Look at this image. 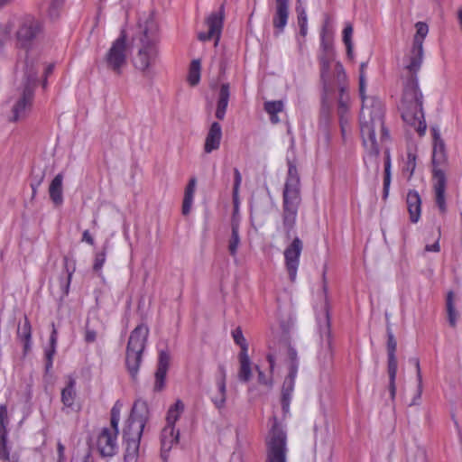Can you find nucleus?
Instances as JSON below:
<instances>
[{"label":"nucleus","instance_id":"obj_43","mask_svg":"<svg viewBox=\"0 0 462 462\" xmlns=\"http://www.w3.org/2000/svg\"><path fill=\"white\" fill-rule=\"evenodd\" d=\"M352 34H353V27L351 24H346L343 31V42L346 47L347 56L349 58L353 57V44H352Z\"/></svg>","mask_w":462,"mask_h":462},{"label":"nucleus","instance_id":"obj_19","mask_svg":"<svg viewBox=\"0 0 462 462\" xmlns=\"http://www.w3.org/2000/svg\"><path fill=\"white\" fill-rule=\"evenodd\" d=\"M302 249L303 243L298 236H296L284 250L285 266L291 282H294L296 280L300 256Z\"/></svg>","mask_w":462,"mask_h":462},{"label":"nucleus","instance_id":"obj_31","mask_svg":"<svg viewBox=\"0 0 462 462\" xmlns=\"http://www.w3.org/2000/svg\"><path fill=\"white\" fill-rule=\"evenodd\" d=\"M397 359L395 355H388V375H389V392L392 400H394L396 394L395 378L397 374Z\"/></svg>","mask_w":462,"mask_h":462},{"label":"nucleus","instance_id":"obj_21","mask_svg":"<svg viewBox=\"0 0 462 462\" xmlns=\"http://www.w3.org/2000/svg\"><path fill=\"white\" fill-rule=\"evenodd\" d=\"M171 356L167 351H160L157 369L154 374L155 381L153 385L154 392H161L165 386L166 374L170 366Z\"/></svg>","mask_w":462,"mask_h":462},{"label":"nucleus","instance_id":"obj_53","mask_svg":"<svg viewBox=\"0 0 462 462\" xmlns=\"http://www.w3.org/2000/svg\"><path fill=\"white\" fill-rule=\"evenodd\" d=\"M415 160H416V156L414 154L409 152L406 170L410 171V177L413 174L415 167H416Z\"/></svg>","mask_w":462,"mask_h":462},{"label":"nucleus","instance_id":"obj_60","mask_svg":"<svg viewBox=\"0 0 462 462\" xmlns=\"http://www.w3.org/2000/svg\"><path fill=\"white\" fill-rule=\"evenodd\" d=\"M82 240L85 241L86 243H88L90 245H94V239L91 236V235L89 234L88 230H85L83 232Z\"/></svg>","mask_w":462,"mask_h":462},{"label":"nucleus","instance_id":"obj_42","mask_svg":"<svg viewBox=\"0 0 462 462\" xmlns=\"http://www.w3.org/2000/svg\"><path fill=\"white\" fill-rule=\"evenodd\" d=\"M17 335L18 337L25 341L24 348L27 349L31 339V325L27 318L24 319L23 325H18Z\"/></svg>","mask_w":462,"mask_h":462},{"label":"nucleus","instance_id":"obj_1","mask_svg":"<svg viewBox=\"0 0 462 462\" xmlns=\"http://www.w3.org/2000/svg\"><path fill=\"white\" fill-rule=\"evenodd\" d=\"M365 63L360 65L359 92L363 105L360 113V133L363 144L370 157L376 159L379 155V144L375 137L376 131L380 133V141L389 138L388 130L384 126V108L383 102L376 97H365ZM376 171L379 170V162L375 160Z\"/></svg>","mask_w":462,"mask_h":462},{"label":"nucleus","instance_id":"obj_6","mask_svg":"<svg viewBox=\"0 0 462 462\" xmlns=\"http://www.w3.org/2000/svg\"><path fill=\"white\" fill-rule=\"evenodd\" d=\"M14 27L15 46L26 52L42 34L44 28L43 22L31 14L19 17Z\"/></svg>","mask_w":462,"mask_h":462},{"label":"nucleus","instance_id":"obj_23","mask_svg":"<svg viewBox=\"0 0 462 462\" xmlns=\"http://www.w3.org/2000/svg\"><path fill=\"white\" fill-rule=\"evenodd\" d=\"M143 432L131 430L129 434H125V429L123 430V437L126 442V448L125 454V462H134L138 457L140 440Z\"/></svg>","mask_w":462,"mask_h":462},{"label":"nucleus","instance_id":"obj_7","mask_svg":"<svg viewBox=\"0 0 462 462\" xmlns=\"http://www.w3.org/2000/svg\"><path fill=\"white\" fill-rule=\"evenodd\" d=\"M148 335L149 328L143 324L137 326L130 334L126 346L125 365L133 379L138 374Z\"/></svg>","mask_w":462,"mask_h":462},{"label":"nucleus","instance_id":"obj_8","mask_svg":"<svg viewBox=\"0 0 462 462\" xmlns=\"http://www.w3.org/2000/svg\"><path fill=\"white\" fill-rule=\"evenodd\" d=\"M335 80L337 89V112L339 120L342 137L345 138L349 130V103L350 97L348 93L347 77L341 63L337 62L335 66Z\"/></svg>","mask_w":462,"mask_h":462},{"label":"nucleus","instance_id":"obj_49","mask_svg":"<svg viewBox=\"0 0 462 462\" xmlns=\"http://www.w3.org/2000/svg\"><path fill=\"white\" fill-rule=\"evenodd\" d=\"M234 187H233V197L234 200L236 199L238 195V189L242 181V176L238 169H234Z\"/></svg>","mask_w":462,"mask_h":462},{"label":"nucleus","instance_id":"obj_30","mask_svg":"<svg viewBox=\"0 0 462 462\" xmlns=\"http://www.w3.org/2000/svg\"><path fill=\"white\" fill-rule=\"evenodd\" d=\"M240 245L239 222L233 217L231 223V236L228 240V252L232 257H236Z\"/></svg>","mask_w":462,"mask_h":462},{"label":"nucleus","instance_id":"obj_36","mask_svg":"<svg viewBox=\"0 0 462 462\" xmlns=\"http://www.w3.org/2000/svg\"><path fill=\"white\" fill-rule=\"evenodd\" d=\"M75 381L70 379L68 385L61 391V402L67 407H71L76 398Z\"/></svg>","mask_w":462,"mask_h":462},{"label":"nucleus","instance_id":"obj_29","mask_svg":"<svg viewBox=\"0 0 462 462\" xmlns=\"http://www.w3.org/2000/svg\"><path fill=\"white\" fill-rule=\"evenodd\" d=\"M62 181H63V174H57L54 179L51 180L49 187V194L51 201L55 206L59 207L63 203V194H62Z\"/></svg>","mask_w":462,"mask_h":462},{"label":"nucleus","instance_id":"obj_5","mask_svg":"<svg viewBox=\"0 0 462 462\" xmlns=\"http://www.w3.org/2000/svg\"><path fill=\"white\" fill-rule=\"evenodd\" d=\"M432 177L435 203L441 214L447 212L446 187L447 177L444 166L448 164V154L444 140L438 129L433 128Z\"/></svg>","mask_w":462,"mask_h":462},{"label":"nucleus","instance_id":"obj_55","mask_svg":"<svg viewBox=\"0 0 462 462\" xmlns=\"http://www.w3.org/2000/svg\"><path fill=\"white\" fill-rule=\"evenodd\" d=\"M321 48H322V53L320 55H333L334 56V51H333L332 45L329 42H325L323 35H322Z\"/></svg>","mask_w":462,"mask_h":462},{"label":"nucleus","instance_id":"obj_57","mask_svg":"<svg viewBox=\"0 0 462 462\" xmlns=\"http://www.w3.org/2000/svg\"><path fill=\"white\" fill-rule=\"evenodd\" d=\"M256 369L258 371V382H259V383L264 384V385H268V386H272V383H273L272 380L268 379L266 377V375L263 374V372L259 370L258 367H256Z\"/></svg>","mask_w":462,"mask_h":462},{"label":"nucleus","instance_id":"obj_54","mask_svg":"<svg viewBox=\"0 0 462 462\" xmlns=\"http://www.w3.org/2000/svg\"><path fill=\"white\" fill-rule=\"evenodd\" d=\"M11 30H12L11 23L6 24L3 28H0V47L4 44L5 39L10 35Z\"/></svg>","mask_w":462,"mask_h":462},{"label":"nucleus","instance_id":"obj_33","mask_svg":"<svg viewBox=\"0 0 462 462\" xmlns=\"http://www.w3.org/2000/svg\"><path fill=\"white\" fill-rule=\"evenodd\" d=\"M240 368L238 378L241 382H248L252 377L251 362L247 353H239Z\"/></svg>","mask_w":462,"mask_h":462},{"label":"nucleus","instance_id":"obj_13","mask_svg":"<svg viewBox=\"0 0 462 462\" xmlns=\"http://www.w3.org/2000/svg\"><path fill=\"white\" fill-rule=\"evenodd\" d=\"M160 58L159 44H139L134 57V65L143 77L152 79L154 75L152 68Z\"/></svg>","mask_w":462,"mask_h":462},{"label":"nucleus","instance_id":"obj_52","mask_svg":"<svg viewBox=\"0 0 462 462\" xmlns=\"http://www.w3.org/2000/svg\"><path fill=\"white\" fill-rule=\"evenodd\" d=\"M9 422L8 418L0 419V442L7 441V430L6 426Z\"/></svg>","mask_w":462,"mask_h":462},{"label":"nucleus","instance_id":"obj_27","mask_svg":"<svg viewBox=\"0 0 462 462\" xmlns=\"http://www.w3.org/2000/svg\"><path fill=\"white\" fill-rule=\"evenodd\" d=\"M229 97V84L224 83L221 85L219 89L217 109L215 114L216 117L218 120H223L225 118L226 111L228 106Z\"/></svg>","mask_w":462,"mask_h":462},{"label":"nucleus","instance_id":"obj_48","mask_svg":"<svg viewBox=\"0 0 462 462\" xmlns=\"http://www.w3.org/2000/svg\"><path fill=\"white\" fill-rule=\"evenodd\" d=\"M387 354L388 355H395V351L397 348V342L394 338V336L390 328V327H387Z\"/></svg>","mask_w":462,"mask_h":462},{"label":"nucleus","instance_id":"obj_20","mask_svg":"<svg viewBox=\"0 0 462 462\" xmlns=\"http://www.w3.org/2000/svg\"><path fill=\"white\" fill-rule=\"evenodd\" d=\"M223 17H224V7L221 6L220 11L218 13H213L207 19V24L208 26V32H200L199 34V39L200 41H208L212 38H216V43L219 40L221 30L223 26Z\"/></svg>","mask_w":462,"mask_h":462},{"label":"nucleus","instance_id":"obj_24","mask_svg":"<svg viewBox=\"0 0 462 462\" xmlns=\"http://www.w3.org/2000/svg\"><path fill=\"white\" fill-rule=\"evenodd\" d=\"M179 441V431L174 427H164L161 434V456L163 460L168 459V453L173 445Z\"/></svg>","mask_w":462,"mask_h":462},{"label":"nucleus","instance_id":"obj_61","mask_svg":"<svg viewBox=\"0 0 462 462\" xmlns=\"http://www.w3.org/2000/svg\"><path fill=\"white\" fill-rule=\"evenodd\" d=\"M439 240H437L433 245H426L425 247V250L428 251V252H439Z\"/></svg>","mask_w":462,"mask_h":462},{"label":"nucleus","instance_id":"obj_46","mask_svg":"<svg viewBox=\"0 0 462 462\" xmlns=\"http://www.w3.org/2000/svg\"><path fill=\"white\" fill-rule=\"evenodd\" d=\"M64 0H52L48 9L50 18L55 19L59 16V12L62 7Z\"/></svg>","mask_w":462,"mask_h":462},{"label":"nucleus","instance_id":"obj_28","mask_svg":"<svg viewBox=\"0 0 462 462\" xmlns=\"http://www.w3.org/2000/svg\"><path fill=\"white\" fill-rule=\"evenodd\" d=\"M220 375L217 379V385L218 389V394L212 398V402L215 404L216 408L218 410L224 408L226 400V371L224 366H219Z\"/></svg>","mask_w":462,"mask_h":462},{"label":"nucleus","instance_id":"obj_15","mask_svg":"<svg viewBox=\"0 0 462 462\" xmlns=\"http://www.w3.org/2000/svg\"><path fill=\"white\" fill-rule=\"evenodd\" d=\"M318 325L320 337L323 340V346L319 355L321 364L327 365L332 361V348L330 339V319L328 306L325 305L324 312L321 317L318 318Z\"/></svg>","mask_w":462,"mask_h":462},{"label":"nucleus","instance_id":"obj_51","mask_svg":"<svg viewBox=\"0 0 462 462\" xmlns=\"http://www.w3.org/2000/svg\"><path fill=\"white\" fill-rule=\"evenodd\" d=\"M44 180V172L42 171L40 174L34 175L32 177V180L31 182V187L32 189V196H35L37 189L41 186Z\"/></svg>","mask_w":462,"mask_h":462},{"label":"nucleus","instance_id":"obj_10","mask_svg":"<svg viewBox=\"0 0 462 462\" xmlns=\"http://www.w3.org/2000/svg\"><path fill=\"white\" fill-rule=\"evenodd\" d=\"M126 32L125 30H122L120 36L112 42L111 47L104 57V61L107 69L113 71L116 75H120L123 69L126 66Z\"/></svg>","mask_w":462,"mask_h":462},{"label":"nucleus","instance_id":"obj_56","mask_svg":"<svg viewBox=\"0 0 462 462\" xmlns=\"http://www.w3.org/2000/svg\"><path fill=\"white\" fill-rule=\"evenodd\" d=\"M97 338V332L90 329L88 326L86 327L85 341L87 343H93Z\"/></svg>","mask_w":462,"mask_h":462},{"label":"nucleus","instance_id":"obj_35","mask_svg":"<svg viewBox=\"0 0 462 462\" xmlns=\"http://www.w3.org/2000/svg\"><path fill=\"white\" fill-rule=\"evenodd\" d=\"M183 411L184 404L180 400H178L168 411L166 418L167 424L165 427H174L175 422L178 420Z\"/></svg>","mask_w":462,"mask_h":462},{"label":"nucleus","instance_id":"obj_32","mask_svg":"<svg viewBox=\"0 0 462 462\" xmlns=\"http://www.w3.org/2000/svg\"><path fill=\"white\" fill-rule=\"evenodd\" d=\"M196 189V179L191 178L185 189L184 199L182 203V214L188 215L190 212L194 193Z\"/></svg>","mask_w":462,"mask_h":462},{"label":"nucleus","instance_id":"obj_11","mask_svg":"<svg viewBox=\"0 0 462 462\" xmlns=\"http://www.w3.org/2000/svg\"><path fill=\"white\" fill-rule=\"evenodd\" d=\"M273 420L274 423L266 441V462H286L287 436L285 431L278 425L276 417H273Z\"/></svg>","mask_w":462,"mask_h":462},{"label":"nucleus","instance_id":"obj_38","mask_svg":"<svg viewBox=\"0 0 462 462\" xmlns=\"http://www.w3.org/2000/svg\"><path fill=\"white\" fill-rule=\"evenodd\" d=\"M446 305H447L448 323L451 327L455 328L457 325V321L459 314L456 310L455 306H454V294L452 291H449L448 293Z\"/></svg>","mask_w":462,"mask_h":462},{"label":"nucleus","instance_id":"obj_4","mask_svg":"<svg viewBox=\"0 0 462 462\" xmlns=\"http://www.w3.org/2000/svg\"><path fill=\"white\" fill-rule=\"evenodd\" d=\"M38 80L37 60L26 54L23 64V79L22 88L17 90L14 102L12 106L11 122H17L23 119L31 109L33 91Z\"/></svg>","mask_w":462,"mask_h":462},{"label":"nucleus","instance_id":"obj_44","mask_svg":"<svg viewBox=\"0 0 462 462\" xmlns=\"http://www.w3.org/2000/svg\"><path fill=\"white\" fill-rule=\"evenodd\" d=\"M107 248H108V242L106 241L103 246L102 251L96 254L95 261H94V264H93V270L95 272H99L102 269V267L106 262Z\"/></svg>","mask_w":462,"mask_h":462},{"label":"nucleus","instance_id":"obj_26","mask_svg":"<svg viewBox=\"0 0 462 462\" xmlns=\"http://www.w3.org/2000/svg\"><path fill=\"white\" fill-rule=\"evenodd\" d=\"M407 208L410 214V220L417 223L420 217L421 199L416 190H410L406 198Z\"/></svg>","mask_w":462,"mask_h":462},{"label":"nucleus","instance_id":"obj_16","mask_svg":"<svg viewBox=\"0 0 462 462\" xmlns=\"http://www.w3.org/2000/svg\"><path fill=\"white\" fill-rule=\"evenodd\" d=\"M136 37L139 44H160L159 24L152 14L139 19Z\"/></svg>","mask_w":462,"mask_h":462},{"label":"nucleus","instance_id":"obj_62","mask_svg":"<svg viewBox=\"0 0 462 462\" xmlns=\"http://www.w3.org/2000/svg\"><path fill=\"white\" fill-rule=\"evenodd\" d=\"M72 273H73V271L72 272L68 271V277H67V280L65 282V287H64V293L66 295L69 293V284H70V281H71Z\"/></svg>","mask_w":462,"mask_h":462},{"label":"nucleus","instance_id":"obj_59","mask_svg":"<svg viewBox=\"0 0 462 462\" xmlns=\"http://www.w3.org/2000/svg\"><path fill=\"white\" fill-rule=\"evenodd\" d=\"M291 399V398H290V397L282 396L281 402H282V411H283L284 415L289 413Z\"/></svg>","mask_w":462,"mask_h":462},{"label":"nucleus","instance_id":"obj_50","mask_svg":"<svg viewBox=\"0 0 462 462\" xmlns=\"http://www.w3.org/2000/svg\"><path fill=\"white\" fill-rule=\"evenodd\" d=\"M413 365H415L417 370V381H418V395L417 397L420 398L422 392V377L420 373V361L418 358L412 359Z\"/></svg>","mask_w":462,"mask_h":462},{"label":"nucleus","instance_id":"obj_22","mask_svg":"<svg viewBox=\"0 0 462 462\" xmlns=\"http://www.w3.org/2000/svg\"><path fill=\"white\" fill-rule=\"evenodd\" d=\"M289 18V0H275V13L273 17V25L275 34L279 35L284 30Z\"/></svg>","mask_w":462,"mask_h":462},{"label":"nucleus","instance_id":"obj_39","mask_svg":"<svg viewBox=\"0 0 462 462\" xmlns=\"http://www.w3.org/2000/svg\"><path fill=\"white\" fill-rule=\"evenodd\" d=\"M0 460L2 462H20V455L18 452L11 453L7 441L0 442Z\"/></svg>","mask_w":462,"mask_h":462},{"label":"nucleus","instance_id":"obj_14","mask_svg":"<svg viewBox=\"0 0 462 462\" xmlns=\"http://www.w3.org/2000/svg\"><path fill=\"white\" fill-rule=\"evenodd\" d=\"M416 33L413 36L412 47L409 54V62L405 69L411 71H419L424 56L423 42L429 33V26L424 22L415 23Z\"/></svg>","mask_w":462,"mask_h":462},{"label":"nucleus","instance_id":"obj_12","mask_svg":"<svg viewBox=\"0 0 462 462\" xmlns=\"http://www.w3.org/2000/svg\"><path fill=\"white\" fill-rule=\"evenodd\" d=\"M334 59L333 55H319L320 78L323 82L324 96L320 110V120L325 125H328L332 118V106L329 96L334 92L333 87L328 83L330 64Z\"/></svg>","mask_w":462,"mask_h":462},{"label":"nucleus","instance_id":"obj_47","mask_svg":"<svg viewBox=\"0 0 462 462\" xmlns=\"http://www.w3.org/2000/svg\"><path fill=\"white\" fill-rule=\"evenodd\" d=\"M283 108V103L280 100L278 101H268L264 104V110L270 114H277L281 112Z\"/></svg>","mask_w":462,"mask_h":462},{"label":"nucleus","instance_id":"obj_17","mask_svg":"<svg viewBox=\"0 0 462 462\" xmlns=\"http://www.w3.org/2000/svg\"><path fill=\"white\" fill-rule=\"evenodd\" d=\"M149 419V409L147 402L143 400L137 399L131 410L130 416L125 422V434H129L131 430L143 432L146 422Z\"/></svg>","mask_w":462,"mask_h":462},{"label":"nucleus","instance_id":"obj_25","mask_svg":"<svg viewBox=\"0 0 462 462\" xmlns=\"http://www.w3.org/2000/svg\"><path fill=\"white\" fill-rule=\"evenodd\" d=\"M222 129L220 124L217 122L212 123L205 140V152L210 153L213 151L217 150L220 145Z\"/></svg>","mask_w":462,"mask_h":462},{"label":"nucleus","instance_id":"obj_40","mask_svg":"<svg viewBox=\"0 0 462 462\" xmlns=\"http://www.w3.org/2000/svg\"><path fill=\"white\" fill-rule=\"evenodd\" d=\"M200 79V61L194 60L191 61L188 75V81L191 86L199 84Z\"/></svg>","mask_w":462,"mask_h":462},{"label":"nucleus","instance_id":"obj_58","mask_svg":"<svg viewBox=\"0 0 462 462\" xmlns=\"http://www.w3.org/2000/svg\"><path fill=\"white\" fill-rule=\"evenodd\" d=\"M57 451H58V460L57 462H64L65 460V447L61 442H58L57 444Z\"/></svg>","mask_w":462,"mask_h":462},{"label":"nucleus","instance_id":"obj_2","mask_svg":"<svg viewBox=\"0 0 462 462\" xmlns=\"http://www.w3.org/2000/svg\"><path fill=\"white\" fill-rule=\"evenodd\" d=\"M407 70L406 80L401 102L402 117L405 123L413 126L420 135L426 131V123L422 109L423 96L418 85L417 72Z\"/></svg>","mask_w":462,"mask_h":462},{"label":"nucleus","instance_id":"obj_34","mask_svg":"<svg viewBox=\"0 0 462 462\" xmlns=\"http://www.w3.org/2000/svg\"><path fill=\"white\" fill-rule=\"evenodd\" d=\"M57 330L54 327V324H52V331L50 337V346L45 350V357H46V370L48 371L52 366V360L53 356L56 352V345H57Z\"/></svg>","mask_w":462,"mask_h":462},{"label":"nucleus","instance_id":"obj_3","mask_svg":"<svg viewBox=\"0 0 462 462\" xmlns=\"http://www.w3.org/2000/svg\"><path fill=\"white\" fill-rule=\"evenodd\" d=\"M301 202L300 180L296 165L288 161V174L282 192V227L287 238H291L296 224L298 209Z\"/></svg>","mask_w":462,"mask_h":462},{"label":"nucleus","instance_id":"obj_63","mask_svg":"<svg viewBox=\"0 0 462 462\" xmlns=\"http://www.w3.org/2000/svg\"><path fill=\"white\" fill-rule=\"evenodd\" d=\"M267 360H268L269 365H270V370L273 371V367H274V363H275L274 356L272 354H269L267 356Z\"/></svg>","mask_w":462,"mask_h":462},{"label":"nucleus","instance_id":"obj_41","mask_svg":"<svg viewBox=\"0 0 462 462\" xmlns=\"http://www.w3.org/2000/svg\"><path fill=\"white\" fill-rule=\"evenodd\" d=\"M391 161L389 151H385V162H384V178H383V198L388 196L389 187L391 183Z\"/></svg>","mask_w":462,"mask_h":462},{"label":"nucleus","instance_id":"obj_37","mask_svg":"<svg viewBox=\"0 0 462 462\" xmlns=\"http://www.w3.org/2000/svg\"><path fill=\"white\" fill-rule=\"evenodd\" d=\"M296 12L298 14V24L300 27V34L305 37L308 32V19L305 8L301 5L300 0H297Z\"/></svg>","mask_w":462,"mask_h":462},{"label":"nucleus","instance_id":"obj_9","mask_svg":"<svg viewBox=\"0 0 462 462\" xmlns=\"http://www.w3.org/2000/svg\"><path fill=\"white\" fill-rule=\"evenodd\" d=\"M122 408V402L117 401L111 409L110 428H103L97 437V448L104 457H111L117 452L118 424Z\"/></svg>","mask_w":462,"mask_h":462},{"label":"nucleus","instance_id":"obj_18","mask_svg":"<svg viewBox=\"0 0 462 462\" xmlns=\"http://www.w3.org/2000/svg\"><path fill=\"white\" fill-rule=\"evenodd\" d=\"M282 347L284 348L287 356L288 375L285 377L284 382L282 387V396L291 398V393L294 389L295 379L298 373V358L296 350L287 342L282 343Z\"/></svg>","mask_w":462,"mask_h":462},{"label":"nucleus","instance_id":"obj_64","mask_svg":"<svg viewBox=\"0 0 462 462\" xmlns=\"http://www.w3.org/2000/svg\"><path fill=\"white\" fill-rule=\"evenodd\" d=\"M8 418L7 417V409L5 405L0 406V419Z\"/></svg>","mask_w":462,"mask_h":462},{"label":"nucleus","instance_id":"obj_45","mask_svg":"<svg viewBox=\"0 0 462 462\" xmlns=\"http://www.w3.org/2000/svg\"><path fill=\"white\" fill-rule=\"evenodd\" d=\"M232 336L234 341L241 347L240 353H247L248 346L246 341L243 336L242 330L240 328H236L233 332Z\"/></svg>","mask_w":462,"mask_h":462}]
</instances>
